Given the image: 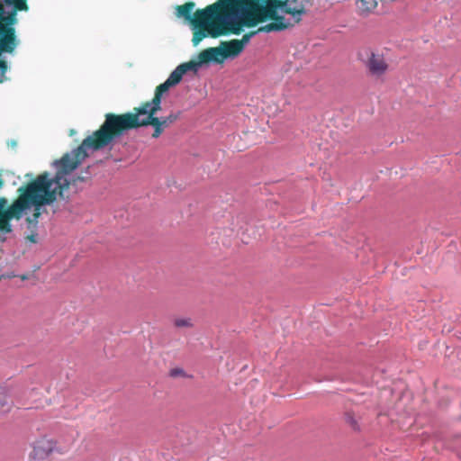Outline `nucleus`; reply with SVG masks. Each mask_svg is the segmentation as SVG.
Masks as SVG:
<instances>
[{
	"label": "nucleus",
	"mask_w": 461,
	"mask_h": 461,
	"mask_svg": "<svg viewBox=\"0 0 461 461\" xmlns=\"http://www.w3.org/2000/svg\"><path fill=\"white\" fill-rule=\"evenodd\" d=\"M220 5L211 19L208 30L239 35L242 26L251 28L268 20L258 32H281L299 23L306 14L305 6L300 3L292 7L289 0H218Z\"/></svg>",
	"instance_id": "f257e3e1"
},
{
	"label": "nucleus",
	"mask_w": 461,
	"mask_h": 461,
	"mask_svg": "<svg viewBox=\"0 0 461 461\" xmlns=\"http://www.w3.org/2000/svg\"><path fill=\"white\" fill-rule=\"evenodd\" d=\"M88 148L84 141L71 152L65 153L59 159L54 161L56 173L51 176L49 172L38 175L33 180L18 188L19 196L30 194L26 209L33 207L32 217L27 218L29 223H37L41 216V208L50 205L58 198H64V193L68 189V182L64 175L76 169L88 157Z\"/></svg>",
	"instance_id": "f03ea898"
},
{
	"label": "nucleus",
	"mask_w": 461,
	"mask_h": 461,
	"mask_svg": "<svg viewBox=\"0 0 461 461\" xmlns=\"http://www.w3.org/2000/svg\"><path fill=\"white\" fill-rule=\"evenodd\" d=\"M160 110L149 108L124 113H107L99 129L83 140L84 146L91 150H100L113 144L125 132L149 125L153 128L152 138L157 139L181 115V112L178 111L170 113L167 116H156Z\"/></svg>",
	"instance_id": "7ed1b4c3"
},
{
	"label": "nucleus",
	"mask_w": 461,
	"mask_h": 461,
	"mask_svg": "<svg viewBox=\"0 0 461 461\" xmlns=\"http://www.w3.org/2000/svg\"><path fill=\"white\" fill-rule=\"evenodd\" d=\"M220 3L217 1L212 5H207L205 8L197 9L194 14H192L195 6L194 2H186L176 7V17L183 18L191 25L194 46H197L206 37L218 38L221 36V32L208 30L211 19L216 14Z\"/></svg>",
	"instance_id": "20e7f679"
},
{
	"label": "nucleus",
	"mask_w": 461,
	"mask_h": 461,
	"mask_svg": "<svg viewBox=\"0 0 461 461\" xmlns=\"http://www.w3.org/2000/svg\"><path fill=\"white\" fill-rule=\"evenodd\" d=\"M16 23L15 11L5 15V8L0 3V56L4 52L12 53L16 46L14 24Z\"/></svg>",
	"instance_id": "39448f33"
},
{
	"label": "nucleus",
	"mask_w": 461,
	"mask_h": 461,
	"mask_svg": "<svg viewBox=\"0 0 461 461\" xmlns=\"http://www.w3.org/2000/svg\"><path fill=\"white\" fill-rule=\"evenodd\" d=\"M16 23L15 11L5 15V8L0 3V56L4 52L12 53L16 46L14 24Z\"/></svg>",
	"instance_id": "423d86ee"
},
{
	"label": "nucleus",
	"mask_w": 461,
	"mask_h": 461,
	"mask_svg": "<svg viewBox=\"0 0 461 461\" xmlns=\"http://www.w3.org/2000/svg\"><path fill=\"white\" fill-rule=\"evenodd\" d=\"M29 195L30 194H25L22 196H18L6 210H4L6 204V199L0 198V230L5 233L12 231L10 220L21 219L23 211L26 210Z\"/></svg>",
	"instance_id": "0eeeda50"
},
{
	"label": "nucleus",
	"mask_w": 461,
	"mask_h": 461,
	"mask_svg": "<svg viewBox=\"0 0 461 461\" xmlns=\"http://www.w3.org/2000/svg\"><path fill=\"white\" fill-rule=\"evenodd\" d=\"M364 64L367 73L375 79H383L389 68L384 56L372 50L366 52Z\"/></svg>",
	"instance_id": "6e6552de"
},
{
	"label": "nucleus",
	"mask_w": 461,
	"mask_h": 461,
	"mask_svg": "<svg viewBox=\"0 0 461 461\" xmlns=\"http://www.w3.org/2000/svg\"><path fill=\"white\" fill-rule=\"evenodd\" d=\"M207 50H214L211 52V56L212 61L217 63H221L227 58L236 57L243 50L241 43L238 40L222 41L221 47H211L207 48Z\"/></svg>",
	"instance_id": "1a4fd4ad"
},
{
	"label": "nucleus",
	"mask_w": 461,
	"mask_h": 461,
	"mask_svg": "<svg viewBox=\"0 0 461 461\" xmlns=\"http://www.w3.org/2000/svg\"><path fill=\"white\" fill-rule=\"evenodd\" d=\"M55 447L56 442L54 440L47 438H41L34 443L30 457L43 460L53 453Z\"/></svg>",
	"instance_id": "9d476101"
},
{
	"label": "nucleus",
	"mask_w": 461,
	"mask_h": 461,
	"mask_svg": "<svg viewBox=\"0 0 461 461\" xmlns=\"http://www.w3.org/2000/svg\"><path fill=\"white\" fill-rule=\"evenodd\" d=\"M173 86L168 80H166L164 83L158 85L155 89L154 96L151 100L146 101L140 104V106L134 107L132 111L142 110V109H161V101L163 95L168 91V89Z\"/></svg>",
	"instance_id": "9b49d317"
},
{
	"label": "nucleus",
	"mask_w": 461,
	"mask_h": 461,
	"mask_svg": "<svg viewBox=\"0 0 461 461\" xmlns=\"http://www.w3.org/2000/svg\"><path fill=\"white\" fill-rule=\"evenodd\" d=\"M173 86L168 80H166L164 83L158 85L155 89L154 96L151 100L146 101L140 104V106L134 107L132 111L142 110V109H161V101L163 95L168 91V89Z\"/></svg>",
	"instance_id": "f8f14e48"
},
{
	"label": "nucleus",
	"mask_w": 461,
	"mask_h": 461,
	"mask_svg": "<svg viewBox=\"0 0 461 461\" xmlns=\"http://www.w3.org/2000/svg\"><path fill=\"white\" fill-rule=\"evenodd\" d=\"M212 51L213 50L205 49L198 54L197 60H190L188 62L182 63L179 65V67L185 74L187 71H193L195 73L203 64L212 61L211 56Z\"/></svg>",
	"instance_id": "ddd939ff"
},
{
	"label": "nucleus",
	"mask_w": 461,
	"mask_h": 461,
	"mask_svg": "<svg viewBox=\"0 0 461 461\" xmlns=\"http://www.w3.org/2000/svg\"><path fill=\"white\" fill-rule=\"evenodd\" d=\"M379 0H355L357 13L360 16H367L374 13Z\"/></svg>",
	"instance_id": "4468645a"
},
{
	"label": "nucleus",
	"mask_w": 461,
	"mask_h": 461,
	"mask_svg": "<svg viewBox=\"0 0 461 461\" xmlns=\"http://www.w3.org/2000/svg\"><path fill=\"white\" fill-rule=\"evenodd\" d=\"M184 72L179 66L169 75L167 80H168L172 86L177 85L184 76Z\"/></svg>",
	"instance_id": "2eb2a0df"
},
{
	"label": "nucleus",
	"mask_w": 461,
	"mask_h": 461,
	"mask_svg": "<svg viewBox=\"0 0 461 461\" xmlns=\"http://www.w3.org/2000/svg\"><path fill=\"white\" fill-rule=\"evenodd\" d=\"M174 325L176 328H192L194 326L191 318H176Z\"/></svg>",
	"instance_id": "dca6fc26"
},
{
	"label": "nucleus",
	"mask_w": 461,
	"mask_h": 461,
	"mask_svg": "<svg viewBox=\"0 0 461 461\" xmlns=\"http://www.w3.org/2000/svg\"><path fill=\"white\" fill-rule=\"evenodd\" d=\"M6 4H14V11H23L28 9V5L26 0H5Z\"/></svg>",
	"instance_id": "f3484780"
},
{
	"label": "nucleus",
	"mask_w": 461,
	"mask_h": 461,
	"mask_svg": "<svg viewBox=\"0 0 461 461\" xmlns=\"http://www.w3.org/2000/svg\"><path fill=\"white\" fill-rule=\"evenodd\" d=\"M74 170H75V169H73V170H71V171H69V172H68V173H66V174L64 175L65 179L67 180V182H68V183H69V184H68V187H69L70 185H76L77 182H86V181H87V179H88V177H86V176H77L73 177L72 179H68V175H70Z\"/></svg>",
	"instance_id": "a211bd4d"
},
{
	"label": "nucleus",
	"mask_w": 461,
	"mask_h": 461,
	"mask_svg": "<svg viewBox=\"0 0 461 461\" xmlns=\"http://www.w3.org/2000/svg\"><path fill=\"white\" fill-rule=\"evenodd\" d=\"M260 32H258L257 31H253V32H247L243 35L242 39L241 40H238V41H240L241 43V49L243 50L245 45L250 41V39L256 35L257 33H259Z\"/></svg>",
	"instance_id": "6ab92c4d"
},
{
	"label": "nucleus",
	"mask_w": 461,
	"mask_h": 461,
	"mask_svg": "<svg viewBox=\"0 0 461 461\" xmlns=\"http://www.w3.org/2000/svg\"><path fill=\"white\" fill-rule=\"evenodd\" d=\"M8 69V66L6 61L0 59V83H3L6 80V71Z\"/></svg>",
	"instance_id": "aec40b11"
},
{
	"label": "nucleus",
	"mask_w": 461,
	"mask_h": 461,
	"mask_svg": "<svg viewBox=\"0 0 461 461\" xmlns=\"http://www.w3.org/2000/svg\"><path fill=\"white\" fill-rule=\"evenodd\" d=\"M169 375L171 377L184 376L185 372L181 368H174L170 370Z\"/></svg>",
	"instance_id": "412c9836"
},
{
	"label": "nucleus",
	"mask_w": 461,
	"mask_h": 461,
	"mask_svg": "<svg viewBox=\"0 0 461 461\" xmlns=\"http://www.w3.org/2000/svg\"><path fill=\"white\" fill-rule=\"evenodd\" d=\"M348 420L350 421L351 425L353 426L354 429L357 428V422L353 420L352 417H348Z\"/></svg>",
	"instance_id": "4be33fe9"
},
{
	"label": "nucleus",
	"mask_w": 461,
	"mask_h": 461,
	"mask_svg": "<svg viewBox=\"0 0 461 461\" xmlns=\"http://www.w3.org/2000/svg\"><path fill=\"white\" fill-rule=\"evenodd\" d=\"M28 239L32 241V242H36V240H35V237L34 235H31L28 237Z\"/></svg>",
	"instance_id": "5701e85b"
},
{
	"label": "nucleus",
	"mask_w": 461,
	"mask_h": 461,
	"mask_svg": "<svg viewBox=\"0 0 461 461\" xmlns=\"http://www.w3.org/2000/svg\"><path fill=\"white\" fill-rule=\"evenodd\" d=\"M27 278H28L27 276H21V279H23V280H25Z\"/></svg>",
	"instance_id": "b1692460"
},
{
	"label": "nucleus",
	"mask_w": 461,
	"mask_h": 461,
	"mask_svg": "<svg viewBox=\"0 0 461 461\" xmlns=\"http://www.w3.org/2000/svg\"><path fill=\"white\" fill-rule=\"evenodd\" d=\"M296 2H297V0H291V3H292V4H293V3H296Z\"/></svg>",
	"instance_id": "393cba45"
}]
</instances>
